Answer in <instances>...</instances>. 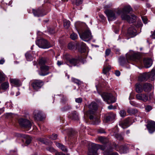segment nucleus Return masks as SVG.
<instances>
[{"label": "nucleus", "mask_w": 155, "mask_h": 155, "mask_svg": "<svg viewBox=\"0 0 155 155\" xmlns=\"http://www.w3.org/2000/svg\"><path fill=\"white\" fill-rule=\"evenodd\" d=\"M152 86L149 83H145L143 85V90L145 92H149L151 91Z\"/></svg>", "instance_id": "obj_22"}, {"label": "nucleus", "mask_w": 155, "mask_h": 155, "mask_svg": "<svg viewBox=\"0 0 155 155\" xmlns=\"http://www.w3.org/2000/svg\"><path fill=\"white\" fill-rule=\"evenodd\" d=\"M127 60H130L136 62H137L140 58V56L139 53H135L131 56L128 55H126Z\"/></svg>", "instance_id": "obj_13"}, {"label": "nucleus", "mask_w": 155, "mask_h": 155, "mask_svg": "<svg viewBox=\"0 0 155 155\" xmlns=\"http://www.w3.org/2000/svg\"><path fill=\"white\" fill-rule=\"evenodd\" d=\"M128 33L130 36V37H133L137 35V31L133 27H130L128 29Z\"/></svg>", "instance_id": "obj_21"}, {"label": "nucleus", "mask_w": 155, "mask_h": 155, "mask_svg": "<svg viewBox=\"0 0 155 155\" xmlns=\"http://www.w3.org/2000/svg\"><path fill=\"white\" fill-rule=\"evenodd\" d=\"M119 114L121 117H124L126 116V112L125 110H120Z\"/></svg>", "instance_id": "obj_45"}, {"label": "nucleus", "mask_w": 155, "mask_h": 155, "mask_svg": "<svg viewBox=\"0 0 155 155\" xmlns=\"http://www.w3.org/2000/svg\"><path fill=\"white\" fill-rule=\"evenodd\" d=\"M38 140L43 143L45 144H51V142L48 141V139L44 138H40L38 139Z\"/></svg>", "instance_id": "obj_32"}, {"label": "nucleus", "mask_w": 155, "mask_h": 155, "mask_svg": "<svg viewBox=\"0 0 155 155\" xmlns=\"http://www.w3.org/2000/svg\"><path fill=\"white\" fill-rule=\"evenodd\" d=\"M105 147L103 146L95 143H91L89 144L88 155H98L97 151L98 149L104 150Z\"/></svg>", "instance_id": "obj_1"}, {"label": "nucleus", "mask_w": 155, "mask_h": 155, "mask_svg": "<svg viewBox=\"0 0 155 155\" xmlns=\"http://www.w3.org/2000/svg\"><path fill=\"white\" fill-rule=\"evenodd\" d=\"M74 133V131L73 130H71L69 131V133L68 134L69 135H73Z\"/></svg>", "instance_id": "obj_60"}, {"label": "nucleus", "mask_w": 155, "mask_h": 155, "mask_svg": "<svg viewBox=\"0 0 155 155\" xmlns=\"http://www.w3.org/2000/svg\"><path fill=\"white\" fill-rule=\"evenodd\" d=\"M71 108V107L70 105H68L67 106L64 107L61 109V110L63 111H66L67 110H69Z\"/></svg>", "instance_id": "obj_46"}, {"label": "nucleus", "mask_w": 155, "mask_h": 155, "mask_svg": "<svg viewBox=\"0 0 155 155\" xmlns=\"http://www.w3.org/2000/svg\"><path fill=\"white\" fill-rule=\"evenodd\" d=\"M115 136L116 137V138L118 140H121L123 139V137L119 134H115Z\"/></svg>", "instance_id": "obj_43"}, {"label": "nucleus", "mask_w": 155, "mask_h": 155, "mask_svg": "<svg viewBox=\"0 0 155 155\" xmlns=\"http://www.w3.org/2000/svg\"><path fill=\"white\" fill-rule=\"evenodd\" d=\"M152 96L151 94H150L148 97L147 94H138L136 95V98L137 100L145 102L148 101L149 99L150 100L152 98Z\"/></svg>", "instance_id": "obj_7"}, {"label": "nucleus", "mask_w": 155, "mask_h": 155, "mask_svg": "<svg viewBox=\"0 0 155 155\" xmlns=\"http://www.w3.org/2000/svg\"><path fill=\"white\" fill-rule=\"evenodd\" d=\"M143 62L145 67L147 68L150 67L152 65L153 61L150 58H146L144 59Z\"/></svg>", "instance_id": "obj_19"}, {"label": "nucleus", "mask_w": 155, "mask_h": 155, "mask_svg": "<svg viewBox=\"0 0 155 155\" xmlns=\"http://www.w3.org/2000/svg\"><path fill=\"white\" fill-rule=\"evenodd\" d=\"M81 38L85 41L90 40L92 38L90 31L89 30L85 31L81 35H80Z\"/></svg>", "instance_id": "obj_9"}, {"label": "nucleus", "mask_w": 155, "mask_h": 155, "mask_svg": "<svg viewBox=\"0 0 155 155\" xmlns=\"http://www.w3.org/2000/svg\"><path fill=\"white\" fill-rule=\"evenodd\" d=\"M33 13L35 16L40 17L43 15L42 11L39 9L37 10L33 9Z\"/></svg>", "instance_id": "obj_24"}, {"label": "nucleus", "mask_w": 155, "mask_h": 155, "mask_svg": "<svg viewBox=\"0 0 155 155\" xmlns=\"http://www.w3.org/2000/svg\"><path fill=\"white\" fill-rule=\"evenodd\" d=\"M115 117L116 115L114 114L111 112L109 113L105 118V121L106 122L112 121L115 119Z\"/></svg>", "instance_id": "obj_17"}, {"label": "nucleus", "mask_w": 155, "mask_h": 155, "mask_svg": "<svg viewBox=\"0 0 155 155\" xmlns=\"http://www.w3.org/2000/svg\"><path fill=\"white\" fill-rule=\"evenodd\" d=\"M104 13L107 15L109 21L114 20L117 18L116 13L117 12L114 10L107 9L104 11Z\"/></svg>", "instance_id": "obj_5"}, {"label": "nucleus", "mask_w": 155, "mask_h": 155, "mask_svg": "<svg viewBox=\"0 0 155 155\" xmlns=\"http://www.w3.org/2000/svg\"><path fill=\"white\" fill-rule=\"evenodd\" d=\"M126 60L124 57H120L119 59V62L121 65H123L126 62Z\"/></svg>", "instance_id": "obj_41"}, {"label": "nucleus", "mask_w": 155, "mask_h": 155, "mask_svg": "<svg viewBox=\"0 0 155 155\" xmlns=\"http://www.w3.org/2000/svg\"><path fill=\"white\" fill-rule=\"evenodd\" d=\"M9 85L8 82H5L1 84L2 89L3 90H5L9 87Z\"/></svg>", "instance_id": "obj_36"}, {"label": "nucleus", "mask_w": 155, "mask_h": 155, "mask_svg": "<svg viewBox=\"0 0 155 155\" xmlns=\"http://www.w3.org/2000/svg\"><path fill=\"white\" fill-rule=\"evenodd\" d=\"M47 60L45 58H42L40 59L38 62V64L41 66L45 65V64L46 63Z\"/></svg>", "instance_id": "obj_35"}, {"label": "nucleus", "mask_w": 155, "mask_h": 155, "mask_svg": "<svg viewBox=\"0 0 155 155\" xmlns=\"http://www.w3.org/2000/svg\"><path fill=\"white\" fill-rule=\"evenodd\" d=\"M83 0H76V4L77 5H79L82 3Z\"/></svg>", "instance_id": "obj_53"}, {"label": "nucleus", "mask_w": 155, "mask_h": 155, "mask_svg": "<svg viewBox=\"0 0 155 155\" xmlns=\"http://www.w3.org/2000/svg\"><path fill=\"white\" fill-rule=\"evenodd\" d=\"M149 78H151V80H153L155 78V70L153 69L149 74L148 73Z\"/></svg>", "instance_id": "obj_33"}, {"label": "nucleus", "mask_w": 155, "mask_h": 155, "mask_svg": "<svg viewBox=\"0 0 155 155\" xmlns=\"http://www.w3.org/2000/svg\"><path fill=\"white\" fill-rule=\"evenodd\" d=\"M10 82L17 86H18L20 84V81L15 79L10 78Z\"/></svg>", "instance_id": "obj_34"}, {"label": "nucleus", "mask_w": 155, "mask_h": 155, "mask_svg": "<svg viewBox=\"0 0 155 155\" xmlns=\"http://www.w3.org/2000/svg\"><path fill=\"white\" fill-rule=\"evenodd\" d=\"M5 75L2 72L0 71V83L2 81H5Z\"/></svg>", "instance_id": "obj_39"}, {"label": "nucleus", "mask_w": 155, "mask_h": 155, "mask_svg": "<svg viewBox=\"0 0 155 155\" xmlns=\"http://www.w3.org/2000/svg\"><path fill=\"white\" fill-rule=\"evenodd\" d=\"M120 72L119 71H116L115 72V74L117 76H119L120 75Z\"/></svg>", "instance_id": "obj_58"}, {"label": "nucleus", "mask_w": 155, "mask_h": 155, "mask_svg": "<svg viewBox=\"0 0 155 155\" xmlns=\"http://www.w3.org/2000/svg\"><path fill=\"white\" fill-rule=\"evenodd\" d=\"M46 150L51 152H54L55 151V149L52 147H49L46 148Z\"/></svg>", "instance_id": "obj_47"}, {"label": "nucleus", "mask_w": 155, "mask_h": 155, "mask_svg": "<svg viewBox=\"0 0 155 155\" xmlns=\"http://www.w3.org/2000/svg\"><path fill=\"white\" fill-rule=\"evenodd\" d=\"M55 145L61 149L62 151L64 152H67V149L66 147L62 144L56 142Z\"/></svg>", "instance_id": "obj_27"}, {"label": "nucleus", "mask_w": 155, "mask_h": 155, "mask_svg": "<svg viewBox=\"0 0 155 155\" xmlns=\"http://www.w3.org/2000/svg\"><path fill=\"white\" fill-rule=\"evenodd\" d=\"M34 118L35 120H41L42 119V114L41 112L36 110L34 112Z\"/></svg>", "instance_id": "obj_18"}, {"label": "nucleus", "mask_w": 155, "mask_h": 155, "mask_svg": "<svg viewBox=\"0 0 155 155\" xmlns=\"http://www.w3.org/2000/svg\"><path fill=\"white\" fill-rule=\"evenodd\" d=\"M111 52V50L109 49H106L105 52V56H108L110 54Z\"/></svg>", "instance_id": "obj_51"}, {"label": "nucleus", "mask_w": 155, "mask_h": 155, "mask_svg": "<svg viewBox=\"0 0 155 155\" xmlns=\"http://www.w3.org/2000/svg\"><path fill=\"white\" fill-rule=\"evenodd\" d=\"M121 18L123 20H126L130 23H132L136 21V17L134 15H131V16L127 14H122Z\"/></svg>", "instance_id": "obj_10"}, {"label": "nucleus", "mask_w": 155, "mask_h": 155, "mask_svg": "<svg viewBox=\"0 0 155 155\" xmlns=\"http://www.w3.org/2000/svg\"><path fill=\"white\" fill-rule=\"evenodd\" d=\"M5 62V60L4 59H1L0 60V64H3Z\"/></svg>", "instance_id": "obj_61"}, {"label": "nucleus", "mask_w": 155, "mask_h": 155, "mask_svg": "<svg viewBox=\"0 0 155 155\" xmlns=\"http://www.w3.org/2000/svg\"><path fill=\"white\" fill-rule=\"evenodd\" d=\"M70 38L73 40H75L78 38V35L76 34L73 32L70 35Z\"/></svg>", "instance_id": "obj_40"}, {"label": "nucleus", "mask_w": 155, "mask_h": 155, "mask_svg": "<svg viewBox=\"0 0 155 155\" xmlns=\"http://www.w3.org/2000/svg\"><path fill=\"white\" fill-rule=\"evenodd\" d=\"M108 108L109 109H111L113 108V106L112 105H110L108 107Z\"/></svg>", "instance_id": "obj_63"}, {"label": "nucleus", "mask_w": 155, "mask_h": 155, "mask_svg": "<svg viewBox=\"0 0 155 155\" xmlns=\"http://www.w3.org/2000/svg\"><path fill=\"white\" fill-rule=\"evenodd\" d=\"M98 139L100 142L104 144L107 143L108 141L107 138L103 137H98Z\"/></svg>", "instance_id": "obj_30"}, {"label": "nucleus", "mask_w": 155, "mask_h": 155, "mask_svg": "<svg viewBox=\"0 0 155 155\" xmlns=\"http://www.w3.org/2000/svg\"><path fill=\"white\" fill-rule=\"evenodd\" d=\"M99 16H100V18H101V19H102L104 20L105 18L104 16V15H99Z\"/></svg>", "instance_id": "obj_62"}, {"label": "nucleus", "mask_w": 155, "mask_h": 155, "mask_svg": "<svg viewBox=\"0 0 155 155\" xmlns=\"http://www.w3.org/2000/svg\"><path fill=\"white\" fill-rule=\"evenodd\" d=\"M71 81L72 82L79 85L81 84V82L78 79L74 78H72Z\"/></svg>", "instance_id": "obj_42"}, {"label": "nucleus", "mask_w": 155, "mask_h": 155, "mask_svg": "<svg viewBox=\"0 0 155 155\" xmlns=\"http://www.w3.org/2000/svg\"><path fill=\"white\" fill-rule=\"evenodd\" d=\"M36 44L39 47L44 49L49 48L51 46L48 41L45 39L39 40L36 42Z\"/></svg>", "instance_id": "obj_8"}, {"label": "nucleus", "mask_w": 155, "mask_h": 155, "mask_svg": "<svg viewBox=\"0 0 155 155\" xmlns=\"http://www.w3.org/2000/svg\"><path fill=\"white\" fill-rule=\"evenodd\" d=\"M79 63V60L77 58H72L68 59L67 62V64L68 65L70 64L74 66H76Z\"/></svg>", "instance_id": "obj_20"}, {"label": "nucleus", "mask_w": 155, "mask_h": 155, "mask_svg": "<svg viewBox=\"0 0 155 155\" xmlns=\"http://www.w3.org/2000/svg\"><path fill=\"white\" fill-rule=\"evenodd\" d=\"M70 25V22L68 20H64V26L66 28H69Z\"/></svg>", "instance_id": "obj_38"}, {"label": "nucleus", "mask_w": 155, "mask_h": 155, "mask_svg": "<svg viewBox=\"0 0 155 155\" xmlns=\"http://www.w3.org/2000/svg\"><path fill=\"white\" fill-rule=\"evenodd\" d=\"M152 109V107L150 105H147L145 107V109L147 112H149Z\"/></svg>", "instance_id": "obj_49"}, {"label": "nucleus", "mask_w": 155, "mask_h": 155, "mask_svg": "<svg viewBox=\"0 0 155 155\" xmlns=\"http://www.w3.org/2000/svg\"><path fill=\"white\" fill-rule=\"evenodd\" d=\"M136 91L138 93H141L143 90V87L141 84L139 83H137L135 85Z\"/></svg>", "instance_id": "obj_23"}, {"label": "nucleus", "mask_w": 155, "mask_h": 155, "mask_svg": "<svg viewBox=\"0 0 155 155\" xmlns=\"http://www.w3.org/2000/svg\"><path fill=\"white\" fill-rule=\"evenodd\" d=\"M115 149L121 153H126L128 150L127 147L125 145H118L115 146Z\"/></svg>", "instance_id": "obj_12"}, {"label": "nucleus", "mask_w": 155, "mask_h": 155, "mask_svg": "<svg viewBox=\"0 0 155 155\" xmlns=\"http://www.w3.org/2000/svg\"><path fill=\"white\" fill-rule=\"evenodd\" d=\"M25 56L27 60L28 61H31L33 59V57L29 52L26 53L25 54Z\"/></svg>", "instance_id": "obj_37"}, {"label": "nucleus", "mask_w": 155, "mask_h": 155, "mask_svg": "<svg viewBox=\"0 0 155 155\" xmlns=\"http://www.w3.org/2000/svg\"><path fill=\"white\" fill-rule=\"evenodd\" d=\"M142 20L143 22V23L146 24L147 23V19L145 17H142Z\"/></svg>", "instance_id": "obj_55"}, {"label": "nucleus", "mask_w": 155, "mask_h": 155, "mask_svg": "<svg viewBox=\"0 0 155 155\" xmlns=\"http://www.w3.org/2000/svg\"><path fill=\"white\" fill-rule=\"evenodd\" d=\"M129 120L128 119H126L123 122L120 124L119 125L123 129L126 128L129 126Z\"/></svg>", "instance_id": "obj_26"}, {"label": "nucleus", "mask_w": 155, "mask_h": 155, "mask_svg": "<svg viewBox=\"0 0 155 155\" xmlns=\"http://www.w3.org/2000/svg\"><path fill=\"white\" fill-rule=\"evenodd\" d=\"M110 6L109 5H106L104 6V8H109Z\"/></svg>", "instance_id": "obj_64"}, {"label": "nucleus", "mask_w": 155, "mask_h": 155, "mask_svg": "<svg viewBox=\"0 0 155 155\" xmlns=\"http://www.w3.org/2000/svg\"><path fill=\"white\" fill-rule=\"evenodd\" d=\"M49 70V67L46 65L42 66L40 67V71L39 74L40 76H44L48 75L49 73L47 71Z\"/></svg>", "instance_id": "obj_14"}, {"label": "nucleus", "mask_w": 155, "mask_h": 155, "mask_svg": "<svg viewBox=\"0 0 155 155\" xmlns=\"http://www.w3.org/2000/svg\"><path fill=\"white\" fill-rule=\"evenodd\" d=\"M127 111L128 114L131 115L135 114L138 112L137 110L136 109L132 108H128Z\"/></svg>", "instance_id": "obj_31"}, {"label": "nucleus", "mask_w": 155, "mask_h": 155, "mask_svg": "<svg viewBox=\"0 0 155 155\" xmlns=\"http://www.w3.org/2000/svg\"><path fill=\"white\" fill-rule=\"evenodd\" d=\"M149 78L148 73H144L140 74L138 80L139 81H145L147 80Z\"/></svg>", "instance_id": "obj_16"}, {"label": "nucleus", "mask_w": 155, "mask_h": 155, "mask_svg": "<svg viewBox=\"0 0 155 155\" xmlns=\"http://www.w3.org/2000/svg\"><path fill=\"white\" fill-rule=\"evenodd\" d=\"M112 148H110L107 149V151L104 152V155H119L117 153H110L112 151Z\"/></svg>", "instance_id": "obj_29"}, {"label": "nucleus", "mask_w": 155, "mask_h": 155, "mask_svg": "<svg viewBox=\"0 0 155 155\" xmlns=\"http://www.w3.org/2000/svg\"><path fill=\"white\" fill-rule=\"evenodd\" d=\"M100 122V120L99 119L95 118V120L94 121V124H97L99 123Z\"/></svg>", "instance_id": "obj_54"}, {"label": "nucleus", "mask_w": 155, "mask_h": 155, "mask_svg": "<svg viewBox=\"0 0 155 155\" xmlns=\"http://www.w3.org/2000/svg\"><path fill=\"white\" fill-rule=\"evenodd\" d=\"M44 84V81L41 80H34L31 82V86L33 89L36 91L40 89Z\"/></svg>", "instance_id": "obj_4"}, {"label": "nucleus", "mask_w": 155, "mask_h": 155, "mask_svg": "<svg viewBox=\"0 0 155 155\" xmlns=\"http://www.w3.org/2000/svg\"><path fill=\"white\" fill-rule=\"evenodd\" d=\"M89 110L87 112V114L89 116L90 119H93L94 116L95 115L96 111L98 108V105L97 104L92 102L88 106Z\"/></svg>", "instance_id": "obj_2"}, {"label": "nucleus", "mask_w": 155, "mask_h": 155, "mask_svg": "<svg viewBox=\"0 0 155 155\" xmlns=\"http://www.w3.org/2000/svg\"><path fill=\"white\" fill-rule=\"evenodd\" d=\"M22 137H24L26 140L25 143L26 144L28 145L31 143V139L30 136L27 135L22 134Z\"/></svg>", "instance_id": "obj_28"}, {"label": "nucleus", "mask_w": 155, "mask_h": 155, "mask_svg": "<svg viewBox=\"0 0 155 155\" xmlns=\"http://www.w3.org/2000/svg\"><path fill=\"white\" fill-rule=\"evenodd\" d=\"M57 64L58 66H60L63 64V62L62 61H58Z\"/></svg>", "instance_id": "obj_59"}, {"label": "nucleus", "mask_w": 155, "mask_h": 155, "mask_svg": "<svg viewBox=\"0 0 155 155\" xmlns=\"http://www.w3.org/2000/svg\"><path fill=\"white\" fill-rule=\"evenodd\" d=\"M75 101L76 102L78 103H81L82 101V99L81 97H79L76 98Z\"/></svg>", "instance_id": "obj_50"}, {"label": "nucleus", "mask_w": 155, "mask_h": 155, "mask_svg": "<svg viewBox=\"0 0 155 155\" xmlns=\"http://www.w3.org/2000/svg\"><path fill=\"white\" fill-rule=\"evenodd\" d=\"M70 117L71 118H72V119L76 120L78 119V115L75 113H73Z\"/></svg>", "instance_id": "obj_44"}, {"label": "nucleus", "mask_w": 155, "mask_h": 155, "mask_svg": "<svg viewBox=\"0 0 155 155\" xmlns=\"http://www.w3.org/2000/svg\"><path fill=\"white\" fill-rule=\"evenodd\" d=\"M18 122L22 127L27 129L28 130L30 129L31 127V124L30 122L26 119H20L19 120Z\"/></svg>", "instance_id": "obj_6"}, {"label": "nucleus", "mask_w": 155, "mask_h": 155, "mask_svg": "<svg viewBox=\"0 0 155 155\" xmlns=\"http://www.w3.org/2000/svg\"><path fill=\"white\" fill-rule=\"evenodd\" d=\"M110 69V68L109 67H106L105 68H104L103 70V73L104 74H106Z\"/></svg>", "instance_id": "obj_48"}, {"label": "nucleus", "mask_w": 155, "mask_h": 155, "mask_svg": "<svg viewBox=\"0 0 155 155\" xmlns=\"http://www.w3.org/2000/svg\"><path fill=\"white\" fill-rule=\"evenodd\" d=\"M73 45L72 43H69L68 45V48L70 49H73Z\"/></svg>", "instance_id": "obj_56"}, {"label": "nucleus", "mask_w": 155, "mask_h": 155, "mask_svg": "<svg viewBox=\"0 0 155 155\" xmlns=\"http://www.w3.org/2000/svg\"><path fill=\"white\" fill-rule=\"evenodd\" d=\"M150 37L152 38H155V30L151 35Z\"/></svg>", "instance_id": "obj_57"}, {"label": "nucleus", "mask_w": 155, "mask_h": 155, "mask_svg": "<svg viewBox=\"0 0 155 155\" xmlns=\"http://www.w3.org/2000/svg\"><path fill=\"white\" fill-rule=\"evenodd\" d=\"M86 44L83 42H81L79 45V51L81 53L84 52L86 50Z\"/></svg>", "instance_id": "obj_25"}, {"label": "nucleus", "mask_w": 155, "mask_h": 155, "mask_svg": "<svg viewBox=\"0 0 155 155\" xmlns=\"http://www.w3.org/2000/svg\"><path fill=\"white\" fill-rule=\"evenodd\" d=\"M57 135L56 134H53L50 138L53 140H55L57 139Z\"/></svg>", "instance_id": "obj_52"}, {"label": "nucleus", "mask_w": 155, "mask_h": 155, "mask_svg": "<svg viewBox=\"0 0 155 155\" xmlns=\"http://www.w3.org/2000/svg\"><path fill=\"white\" fill-rule=\"evenodd\" d=\"M149 132L152 133L155 131V122L153 121H149L147 125Z\"/></svg>", "instance_id": "obj_15"}, {"label": "nucleus", "mask_w": 155, "mask_h": 155, "mask_svg": "<svg viewBox=\"0 0 155 155\" xmlns=\"http://www.w3.org/2000/svg\"><path fill=\"white\" fill-rule=\"evenodd\" d=\"M132 10V8L129 5L125 6L122 10H119L117 12V13L118 15L120 14H126L125 13H128Z\"/></svg>", "instance_id": "obj_11"}, {"label": "nucleus", "mask_w": 155, "mask_h": 155, "mask_svg": "<svg viewBox=\"0 0 155 155\" xmlns=\"http://www.w3.org/2000/svg\"><path fill=\"white\" fill-rule=\"evenodd\" d=\"M101 97L104 101L108 104L114 103L116 101L115 97L110 93H104L101 95Z\"/></svg>", "instance_id": "obj_3"}]
</instances>
